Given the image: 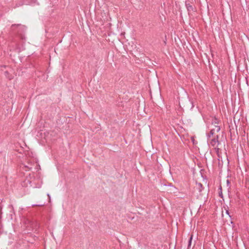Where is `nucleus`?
<instances>
[{
  "instance_id": "nucleus-1",
  "label": "nucleus",
  "mask_w": 249,
  "mask_h": 249,
  "mask_svg": "<svg viewBox=\"0 0 249 249\" xmlns=\"http://www.w3.org/2000/svg\"><path fill=\"white\" fill-rule=\"evenodd\" d=\"M212 124L214 125V128L211 129L210 134L209 135V137H210L211 135H213L215 132H219L220 129V126L216 125L218 124V121L216 119H213Z\"/></svg>"
},
{
  "instance_id": "nucleus-2",
  "label": "nucleus",
  "mask_w": 249,
  "mask_h": 249,
  "mask_svg": "<svg viewBox=\"0 0 249 249\" xmlns=\"http://www.w3.org/2000/svg\"><path fill=\"white\" fill-rule=\"evenodd\" d=\"M216 139L213 138L211 141L210 143L212 146L215 148V149L216 150V152L218 153L219 150L220 149L218 146L221 145V142L218 141L217 140L218 136H216Z\"/></svg>"
},
{
  "instance_id": "nucleus-3",
  "label": "nucleus",
  "mask_w": 249,
  "mask_h": 249,
  "mask_svg": "<svg viewBox=\"0 0 249 249\" xmlns=\"http://www.w3.org/2000/svg\"><path fill=\"white\" fill-rule=\"evenodd\" d=\"M203 186L201 183H196V186L194 187L195 192H198L200 193L203 189Z\"/></svg>"
},
{
  "instance_id": "nucleus-4",
  "label": "nucleus",
  "mask_w": 249,
  "mask_h": 249,
  "mask_svg": "<svg viewBox=\"0 0 249 249\" xmlns=\"http://www.w3.org/2000/svg\"><path fill=\"white\" fill-rule=\"evenodd\" d=\"M186 7L189 13L190 14L191 12L193 11V8L192 5H190V4H186Z\"/></svg>"
},
{
  "instance_id": "nucleus-5",
  "label": "nucleus",
  "mask_w": 249,
  "mask_h": 249,
  "mask_svg": "<svg viewBox=\"0 0 249 249\" xmlns=\"http://www.w3.org/2000/svg\"><path fill=\"white\" fill-rule=\"evenodd\" d=\"M192 239H193V235H192L191 236V237H190V239H189V240L188 242V248L190 247V246L191 245Z\"/></svg>"
},
{
  "instance_id": "nucleus-6",
  "label": "nucleus",
  "mask_w": 249,
  "mask_h": 249,
  "mask_svg": "<svg viewBox=\"0 0 249 249\" xmlns=\"http://www.w3.org/2000/svg\"><path fill=\"white\" fill-rule=\"evenodd\" d=\"M226 213H227V214H229V211H226Z\"/></svg>"
},
{
  "instance_id": "nucleus-7",
  "label": "nucleus",
  "mask_w": 249,
  "mask_h": 249,
  "mask_svg": "<svg viewBox=\"0 0 249 249\" xmlns=\"http://www.w3.org/2000/svg\"><path fill=\"white\" fill-rule=\"evenodd\" d=\"M227 183H229V180H227Z\"/></svg>"
},
{
  "instance_id": "nucleus-8",
  "label": "nucleus",
  "mask_w": 249,
  "mask_h": 249,
  "mask_svg": "<svg viewBox=\"0 0 249 249\" xmlns=\"http://www.w3.org/2000/svg\"><path fill=\"white\" fill-rule=\"evenodd\" d=\"M201 176L203 177V175L202 174V172H201Z\"/></svg>"
}]
</instances>
